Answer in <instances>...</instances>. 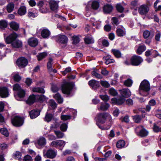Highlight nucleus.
Here are the masks:
<instances>
[{"label": "nucleus", "instance_id": "1", "mask_svg": "<svg viewBox=\"0 0 161 161\" xmlns=\"http://www.w3.org/2000/svg\"><path fill=\"white\" fill-rule=\"evenodd\" d=\"M94 119L97 125L102 130H108L111 126L112 119L110 115L108 113H98Z\"/></svg>", "mask_w": 161, "mask_h": 161}, {"label": "nucleus", "instance_id": "2", "mask_svg": "<svg viewBox=\"0 0 161 161\" xmlns=\"http://www.w3.org/2000/svg\"><path fill=\"white\" fill-rule=\"evenodd\" d=\"M13 90L15 91L14 96L16 99L17 100L21 101L22 99L24 98L25 95V91L23 89L20 85L16 84L14 85Z\"/></svg>", "mask_w": 161, "mask_h": 161}, {"label": "nucleus", "instance_id": "3", "mask_svg": "<svg viewBox=\"0 0 161 161\" xmlns=\"http://www.w3.org/2000/svg\"><path fill=\"white\" fill-rule=\"evenodd\" d=\"M150 90L149 82L147 80H144L141 82L140 85V93L143 96H146L148 95V92Z\"/></svg>", "mask_w": 161, "mask_h": 161}, {"label": "nucleus", "instance_id": "4", "mask_svg": "<svg viewBox=\"0 0 161 161\" xmlns=\"http://www.w3.org/2000/svg\"><path fill=\"white\" fill-rule=\"evenodd\" d=\"M143 61V59L141 57L135 54L131 57L130 61L126 60L125 61V63L128 65L138 66L141 65Z\"/></svg>", "mask_w": 161, "mask_h": 161}, {"label": "nucleus", "instance_id": "5", "mask_svg": "<svg viewBox=\"0 0 161 161\" xmlns=\"http://www.w3.org/2000/svg\"><path fill=\"white\" fill-rule=\"evenodd\" d=\"M100 6L99 2L97 0H92L88 2L86 8V10L89 11L91 9L94 10L98 9Z\"/></svg>", "mask_w": 161, "mask_h": 161}, {"label": "nucleus", "instance_id": "6", "mask_svg": "<svg viewBox=\"0 0 161 161\" xmlns=\"http://www.w3.org/2000/svg\"><path fill=\"white\" fill-rule=\"evenodd\" d=\"M67 110L69 112V115H61V119L64 121L67 120L71 119V117L75 118L77 115V111L76 110L72 109L67 108Z\"/></svg>", "mask_w": 161, "mask_h": 161}, {"label": "nucleus", "instance_id": "7", "mask_svg": "<svg viewBox=\"0 0 161 161\" xmlns=\"http://www.w3.org/2000/svg\"><path fill=\"white\" fill-rule=\"evenodd\" d=\"M135 131L138 136L141 137H145L148 135V131L142 125L136 126L135 128Z\"/></svg>", "mask_w": 161, "mask_h": 161}, {"label": "nucleus", "instance_id": "8", "mask_svg": "<svg viewBox=\"0 0 161 161\" xmlns=\"http://www.w3.org/2000/svg\"><path fill=\"white\" fill-rule=\"evenodd\" d=\"M55 40L59 45H63L64 47L66 45L68 41V38L66 36L61 34H59L56 36Z\"/></svg>", "mask_w": 161, "mask_h": 161}, {"label": "nucleus", "instance_id": "9", "mask_svg": "<svg viewBox=\"0 0 161 161\" xmlns=\"http://www.w3.org/2000/svg\"><path fill=\"white\" fill-rule=\"evenodd\" d=\"M57 154V151L52 148H50L46 151H43V157L46 158L53 159L56 157Z\"/></svg>", "mask_w": 161, "mask_h": 161}, {"label": "nucleus", "instance_id": "10", "mask_svg": "<svg viewBox=\"0 0 161 161\" xmlns=\"http://www.w3.org/2000/svg\"><path fill=\"white\" fill-rule=\"evenodd\" d=\"M24 121V119L22 117L18 116H14L11 119L12 124L15 126L19 127L22 125Z\"/></svg>", "mask_w": 161, "mask_h": 161}, {"label": "nucleus", "instance_id": "11", "mask_svg": "<svg viewBox=\"0 0 161 161\" xmlns=\"http://www.w3.org/2000/svg\"><path fill=\"white\" fill-rule=\"evenodd\" d=\"M65 144V142L62 140H57L53 141L50 144L51 147L62 150Z\"/></svg>", "mask_w": 161, "mask_h": 161}, {"label": "nucleus", "instance_id": "12", "mask_svg": "<svg viewBox=\"0 0 161 161\" xmlns=\"http://www.w3.org/2000/svg\"><path fill=\"white\" fill-rule=\"evenodd\" d=\"M37 5L39 8V11L41 13H46L48 12V6L44 3L43 1H39L37 3Z\"/></svg>", "mask_w": 161, "mask_h": 161}, {"label": "nucleus", "instance_id": "13", "mask_svg": "<svg viewBox=\"0 0 161 161\" xmlns=\"http://www.w3.org/2000/svg\"><path fill=\"white\" fill-rule=\"evenodd\" d=\"M4 38L5 41L7 44H12L14 42L17 37V35L15 33H12L10 34L5 38V34H4Z\"/></svg>", "mask_w": 161, "mask_h": 161}, {"label": "nucleus", "instance_id": "14", "mask_svg": "<svg viewBox=\"0 0 161 161\" xmlns=\"http://www.w3.org/2000/svg\"><path fill=\"white\" fill-rule=\"evenodd\" d=\"M73 88V87L71 84L67 83L62 86V90L64 94L69 95Z\"/></svg>", "mask_w": 161, "mask_h": 161}, {"label": "nucleus", "instance_id": "15", "mask_svg": "<svg viewBox=\"0 0 161 161\" xmlns=\"http://www.w3.org/2000/svg\"><path fill=\"white\" fill-rule=\"evenodd\" d=\"M16 64L19 67L24 68L27 65L28 61L27 59L25 57H21L17 59Z\"/></svg>", "mask_w": 161, "mask_h": 161}, {"label": "nucleus", "instance_id": "16", "mask_svg": "<svg viewBox=\"0 0 161 161\" xmlns=\"http://www.w3.org/2000/svg\"><path fill=\"white\" fill-rule=\"evenodd\" d=\"M9 95V90L6 87L3 86L0 87V96L2 98H6Z\"/></svg>", "mask_w": 161, "mask_h": 161}, {"label": "nucleus", "instance_id": "17", "mask_svg": "<svg viewBox=\"0 0 161 161\" xmlns=\"http://www.w3.org/2000/svg\"><path fill=\"white\" fill-rule=\"evenodd\" d=\"M59 1L50 0L49 4L50 9L53 11H56L58 8V4Z\"/></svg>", "mask_w": 161, "mask_h": 161}, {"label": "nucleus", "instance_id": "18", "mask_svg": "<svg viewBox=\"0 0 161 161\" xmlns=\"http://www.w3.org/2000/svg\"><path fill=\"white\" fill-rule=\"evenodd\" d=\"M121 95L124 98H128L131 95V92L128 88H124L119 90Z\"/></svg>", "mask_w": 161, "mask_h": 161}, {"label": "nucleus", "instance_id": "19", "mask_svg": "<svg viewBox=\"0 0 161 161\" xmlns=\"http://www.w3.org/2000/svg\"><path fill=\"white\" fill-rule=\"evenodd\" d=\"M149 8L146 5H143L141 6L138 9L139 13L142 15L146 14L148 12Z\"/></svg>", "mask_w": 161, "mask_h": 161}, {"label": "nucleus", "instance_id": "20", "mask_svg": "<svg viewBox=\"0 0 161 161\" xmlns=\"http://www.w3.org/2000/svg\"><path fill=\"white\" fill-rule=\"evenodd\" d=\"M125 98L122 97H120L118 98L114 97L111 99L112 103L117 105L122 104L125 102Z\"/></svg>", "mask_w": 161, "mask_h": 161}, {"label": "nucleus", "instance_id": "21", "mask_svg": "<svg viewBox=\"0 0 161 161\" xmlns=\"http://www.w3.org/2000/svg\"><path fill=\"white\" fill-rule=\"evenodd\" d=\"M88 84L90 87L94 90H96L100 86L99 82L93 79L89 81Z\"/></svg>", "mask_w": 161, "mask_h": 161}, {"label": "nucleus", "instance_id": "22", "mask_svg": "<svg viewBox=\"0 0 161 161\" xmlns=\"http://www.w3.org/2000/svg\"><path fill=\"white\" fill-rule=\"evenodd\" d=\"M38 11L34 8H31L28 10L27 16L28 17L31 18H35L38 15Z\"/></svg>", "mask_w": 161, "mask_h": 161}, {"label": "nucleus", "instance_id": "23", "mask_svg": "<svg viewBox=\"0 0 161 161\" xmlns=\"http://www.w3.org/2000/svg\"><path fill=\"white\" fill-rule=\"evenodd\" d=\"M113 9V6L110 4L105 5L103 7V10L104 14H108L111 13Z\"/></svg>", "mask_w": 161, "mask_h": 161}, {"label": "nucleus", "instance_id": "24", "mask_svg": "<svg viewBox=\"0 0 161 161\" xmlns=\"http://www.w3.org/2000/svg\"><path fill=\"white\" fill-rule=\"evenodd\" d=\"M84 41L86 44H93L94 42V40L91 35H87L84 38Z\"/></svg>", "mask_w": 161, "mask_h": 161}, {"label": "nucleus", "instance_id": "25", "mask_svg": "<svg viewBox=\"0 0 161 161\" xmlns=\"http://www.w3.org/2000/svg\"><path fill=\"white\" fill-rule=\"evenodd\" d=\"M40 111L39 110L33 109L29 112V115L31 119L36 118L40 114Z\"/></svg>", "mask_w": 161, "mask_h": 161}, {"label": "nucleus", "instance_id": "26", "mask_svg": "<svg viewBox=\"0 0 161 161\" xmlns=\"http://www.w3.org/2000/svg\"><path fill=\"white\" fill-rule=\"evenodd\" d=\"M36 102V95L32 94L30 95L29 96L28 99L26 101V103L29 105H31Z\"/></svg>", "mask_w": 161, "mask_h": 161}, {"label": "nucleus", "instance_id": "27", "mask_svg": "<svg viewBox=\"0 0 161 161\" xmlns=\"http://www.w3.org/2000/svg\"><path fill=\"white\" fill-rule=\"evenodd\" d=\"M29 45L32 47H35L38 44V41L37 39L34 37L29 38L28 41Z\"/></svg>", "mask_w": 161, "mask_h": 161}, {"label": "nucleus", "instance_id": "28", "mask_svg": "<svg viewBox=\"0 0 161 161\" xmlns=\"http://www.w3.org/2000/svg\"><path fill=\"white\" fill-rule=\"evenodd\" d=\"M112 58V56L109 54H108L103 57V59L104 60L106 64H108L110 63L115 62V60Z\"/></svg>", "mask_w": 161, "mask_h": 161}, {"label": "nucleus", "instance_id": "29", "mask_svg": "<svg viewBox=\"0 0 161 161\" xmlns=\"http://www.w3.org/2000/svg\"><path fill=\"white\" fill-rule=\"evenodd\" d=\"M11 44L13 47L15 48H20L23 45L22 42L18 39H16Z\"/></svg>", "mask_w": 161, "mask_h": 161}, {"label": "nucleus", "instance_id": "30", "mask_svg": "<svg viewBox=\"0 0 161 161\" xmlns=\"http://www.w3.org/2000/svg\"><path fill=\"white\" fill-rule=\"evenodd\" d=\"M27 8L24 5L21 6L18 9L17 13L20 16L25 15L26 13Z\"/></svg>", "mask_w": 161, "mask_h": 161}, {"label": "nucleus", "instance_id": "31", "mask_svg": "<svg viewBox=\"0 0 161 161\" xmlns=\"http://www.w3.org/2000/svg\"><path fill=\"white\" fill-rule=\"evenodd\" d=\"M111 52L114 56L117 58H119L121 57L122 54L119 50L115 49H112L111 50Z\"/></svg>", "mask_w": 161, "mask_h": 161}, {"label": "nucleus", "instance_id": "32", "mask_svg": "<svg viewBox=\"0 0 161 161\" xmlns=\"http://www.w3.org/2000/svg\"><path fill=\"white\" fill-rule=\"evenodd\" d=\"M146 49V46L144 44L140 45L136 51V53L138 54L141 55L145 51Z\"/></svg>", "mask_w": 161, "mask_h": 161}, {"label": "nucleus", "instance_id": "33", "mask_svg": "<svg viewBox=\"0 0 161 161\" xmlns=\"http://www.w3.org/2000/svg\"><path fill=\"white\" fill-rule=\"evenodd\" d=\"M50 34V31L47 29H43L41 32V36L45 39L48 38Z\"/></svg>", "mask_w": 161, "mask_h": 161}, {"label": "nucleus", "instance_id": "34", "mask_svg": "<svg viewBox=\"0 0 161 161\" xmlns=\"http://www.w3.org/2000/svg\"><path fill=\"white\" fill-rule=\"evenodd\" d=\"M98 42L99 45H102L104 47H107L109 45V43L108 41L103 38L99 39Z\"/></svg>", "mask_w": 161, "mask_h": 161}, {"label": "nucleus", "instance_id": "35", "mask_svg": "<svg viewBox=\"0 0 161 161\" xmlns=\"http://www.w3.org/2000/svg\"><path fill=\"white\" fill-rule=\"evenodd\" d=\"M109 107V105L108 103H102L99 107H97V108L99 111H105L107 110Z\"/></svg>", "mask_w": 161, "mask_h": 161}, {"label": "nucleus", "instance_id": "36", "mask_svg": "<svg viewBox=\"0 0 161 161\" xmlns=\"http://www.w3.org/2000/svg\"><path fill=\"white\" fill-rule=\"evenodd\" d=\"M10 27L15 31H17L19 27V25L14 21H12L9 23Z\"/></svg>", "mask_w": 161, "mask_h": 161}, {"label": "nucleus", "instance_id": "37", "mask_svg": "<svg viewBox=\"0 0 161 161\" xmlns=\"http://www.w3.org/2000/svg\"><path fill=\"white\" fill-rule=\"evenodd\" d=\"M53 97L59 103H61L63 101V99L61 95L58 93H57L55 95H53Z\"/></svg>", "mask_w": 161, "mask_h": 161}, {"label": "nucleus", "instance_id": "38", "mask_svg": "<svg viewBox=\"0 0 161 161\" xmlns=\"http://www.w3.org/2000/svg\"><path fill=\"white\" fill-rule=\"evenodd\" d=\"M125 143L124 140H120L117 142L116 146L118 148L121 149L125 147Z\"/></svg>", "mask_w": 161, "mask_h": 161}, {"label": "nucleus", "instance_id": "39", "mask_svg": "<svg viewBox=\"0 0 161 161\" xmlns=\"http://www.w3.org/2000/svg\"><path fill=\"white\" fill-rule=\"evenodd\" d=\"M14 5L13 3H9L6 6V10L8 13L12 12L14 8Z\"/></svg>", "mask_w": 161, "mask_h": 161}, {"label": "nucleus", "instance_id": "40", "mask_svg": "<svg viewBox=\"0 0 161 161\" xmlns=\"http://www.w3.org/2000/svg\"><path fill=\"white\" fill-rule=\"evenodd\" d=\"M32 91L34 92L43 94L45 92L44 88L41 87H34L32 88Z\"/></svg>", "mask_w": 161, "mask_h": 161}, {"label": "nucleus", "instance_id": "41", "mask_svg": "<svg viewBox=\"0 0 161 161\" xmlns=\"http://www.w3.org/2000/svg\"><path fill=\"white\" fill-rule=\"evenodd\" d=\"M132 117L135 123H140L142 119V116L139 115H136L132 116Z\"/></svg>", "mask_w": 161, "mask_h": 161}, {"label": "nucleus", "instance_id": "42", "mask_svg": "<svg viewBox=\"0 0 161 161\" xmlns=\"http://www.w3.org/2000/svg\"><path fill=\"white\" fill-rule=\"evenodd\" d=\"M117 35L119 37L123 36L125 35V32L120 28H117L116 30Z\"/></svg>", "mask_w": 161, "mask_h": 161}, {"label": "nucleus", "instance_id": "43", "mask_svg": "<svg viewBox=\"0 0 161 161\" xmlns=\"http://www.w3.org/2000/svg\"><path fill=\"white\" fill-rule=\"evenodd\" d=\"M8 23L7 21H0V30H4L7 27Z\"/></svg>", "mask_w": 161, "mask_h": 161}, {"label": "nucleus", "instance_id": "44", "mask_svg": "<svg viewBox=\"0 0 161 161\" xmlns=\"http://www.w3.org/2000/svg\"><path fill=\"white\" fill-rule=\"evenodd\" d=\"M47 53L46 52H43L39 53L37 55V60L39 61L42 60L47 56Z\"/></svg>", "mask_w": 161, "mask_h": 161}, {"label": "nucleus", "instance_id": "45", "mask_svg": "<svg viewBox=\"0 0 161 161\" xmlns=\"http://www.w3.org/2000/svg\"><path fill=\"white\" fill-rule=\"evenodd\" d=\"M36 102H43L45 101L46 99V97L44 95H36Z\"/></svg>", "mask_w": 161, "mask_h": 161}, {"label": "nucleus", "instance_id": "46", "mask_svg": "<svg viewBox=\"0 0 161 161\" xmlns=\"http://www.w3.org/2000/svg\"><path fill=\"white\" fill-rule=\"evenodd\" d=\"M37 143L38 145L40 146H44L46 143V140L45 138L43 137H40L37 141Z\"/></svg>", "mask_w": 161, "mask_h": 161}, {"label": "nucleus", "instance_id": "47", "mask_svg": "<svg viewBox=\"0 0 161 161\" xmlns=\"http://www.w3.org/2000/svg\"><path fill=\"white\" fill-rule=\"evenodd\" d=\"M53 117V115L52 114L47 112L44 118V120L47 122H49L52 120Z\"/></svg>", "mask_w": 161, "mask_h": 161}, {"label": "nucleus", "instance_id": "48", "mask_svg": "<svg viewBox=\"0 0 161 161\" xmlns=\"http://www.w3.org/2000/svg\"><path fill=\"white\" fill-rule=\"evenodd\" d=\"M54 132L57 138H62L64 136V133L60 131H56V130H54Z\"/></svg>", "mask_w": 161, "mask_h": 161}, {"label": "nucleus", "instance_id": "49", "mask_svg": "<svg viewBox=\"0 0 161 161\" xmlns=\"http://www.w3.org/2000/svg\"><path fill=\"white\" fill-rule=\"evenodd\" d=\"M138 0H134L131 3V8L135 10H137V3Z\"/></svg>", "mask_w": 161, "mask_h": 161}, {"label": "nucleus", "instance_id": "50", "mask_svg": "<svg viewBox=\"0 0 161 161\" xmlns=\"http://www.w3.org/2000/svg\"><path fill=\"white\" fill-rule=\"evenodd\" d=\"M73 41V43L76 44L78 43L80 41V39L78 36L74 35L72 37Z\"/></svg>", "mask_w": 161, "mask_h": 161}, {"label": "nucleus", "instance_id": "51", "mask_svg": "<svg viewBox=\"0 0 161 161\" xmlns=\"http://www.w3.org/2000/svg\"><path fill=\"white\" fill-rule=\"evenodd\" d=\"M48 104L53 109H54L57 107L56 103L53 100H50L48 103Z\"/></svg>", "mask_w": 161, "mask_h": 161}, {"label": "nucleus", "instance_id": "52", "mask_svg": "<svg viewBox=\"0 0 161 161\" xmlns=\"http://www.w3.org/2000/svg\"><path fill=\"white\" fill-rule=\"evenodd\" d=\"M109 93L112 96H115L118 94V92L116 90L113 88H111L108 91Z\"/></svg>", "mask_w": 161, "mask_h": 161}, {"label": "nucleus", "instance_id": "53", "mask_svg": "<svg viewBox=\"0 0 161 161\" xmlns=\"http://www.w3.org/2000/svg\"><path fill=\"white\" fill-rule=\"evenodd\" d=\"M132 83V80L129 78L126 80L124 82V85L127 87H130Z\"/></svg>", "mask_w": 161, "mask_h": 161}, {"label": "nucleus", "instance_id": "54", "mask_svg": "<svg viewBox=\"0 0 161 161\" xmlns=\"http://www.w3.org/2000/svg\"><path fill=\"white\" fill-rule=\"evenodd\" d=\"M91 74L93 75L98 79H101L103 78V76L100 74L97 73L95 70L92 71L91 72Z\"/></svg>", "mask_w": 161, "mask_h": 161}, {"label": "nucleus", "instance_id": "55", "mask_svg": "<svg viewBox=\"0 0 161 161\" xmlns=\"http://www.w3.org/2000/svg\"><path fill=\"white\" fill-rule=\"evenodd\" d=\"M153 130L154 132L158 133L159 132H160L161 128L156 123H154L153 127Z\"/></svg>", "mask_w": 161, "mask_h": 161}, {"label": "nucleus", "instance_id": "56", "mask_svg": "<svg viewBox=\"0 0 161 161\" xmlns=\"http://www.w3.org/2000/svg\"><path fill=\"white\" fill-rule=\"evenodd\" d=\"M68 123H64L62 124L60 126V129L63 131H65L68 128Z\"/></svg>", "mask_w": 161, "mask_h": 161}, {"label": "nucleus", "instance_id": "57", "mask_svg": "<svg viewBox=\"0 0 161 161\" xmlns=\"http://www.w3.org/2000/svg\"><path fill=\"white\" fill-rule=\"evenodd\" d=\"M53 61V59L51 58H49V61L47 63V69L49 70L52 69V63Z\"/></svg>", "mask_w": 161, "mask_h": 161}, {"label": "nucleus", "instance_id": "58", "mask_svg": "<svg viewBox=\"0 0 161 161\" xmlns=\"http://www.w3.org/2000/svg\"><path fill=\"white\" fill-rule=\"evenodd\" d=\"M0 132L6 137H7L9 136V133L8 130L6 128H1V130Z\"/></svg>", "mask_w": 161, "mask_h": 161}, {"label": "nucleus", "instance_id": "59", "mask_svg": "<svg viewBox=\"0 0 161 161\" xmlns=\"http://www.w3.org/2000/svg\"><path fill=\"white\" fill-rule=\"evenodd\" d=\"M100 84L103 87L108 88L110 86V84L109 83L106 81L101 80L100 81Z\"/></svg>", "mask_w": 161, "mask_h": 161}, {"label": "nucleus", "instance_id": "60", "mask_svg": "<svg viewBox=\"0 0 161 161\" xmlns=\"http://www.w3.org/2000/svg\"><path fill=\"white\" fill-rule=\"evenodd\" d=\"M116 8L117 10L119 12L123 11L124 8L120 3H118L116 5Z\"/></svg>", "mask_w": 161, "mask_h": 161}, {"label": "nucleus", "instance_id": "61", "mask_svg": "<svg viewBox=\"0 0 161 161\" xmlns=\"http://www.w3.org/2000/svg\"><path fill=\"white\" fill-rule=\"evenodd\" d=\"M14 80L16 82H19L21 80V77L18 74H16L13 76Z\"/></svg>", "mask_w": 161, "mask_h": 161}, {"label": "nucleus", "instance_id": "62", "mask_svg": "<svg viewBox=\"0 0 161 161\" xmlns=\"http://www.w3.org/2000/svg\"><path fill=\"white\" fill-rule=\"evenodd\" d=\"M99 97L104 102H107L109 99V97L106 95H99Z\"/></svg>", "mask_w": 161, "mask_h": 161}, {"label": "nucleus", "instance_id": "63", "mask_svg": "<svg viewBox=\"0 0 161 161\" xmlns=\"http://www.w3.org/2000/svg\"><path fill=\"white\" fill-rule=\"evenodd\" d=\"M151 32L148 30H146L144 31L143 33V36L145 39L148 38L150 35Z\"/></svg>", "mask_w": 161, "mask_h": 161}, {"label": "nucleus", "instance_id": "64", "mask_svg": "<svg viewBox=\"0 0 161 161\" xmlns=\"http://www.w3.org/2000/svg\"><path fill=\"white\" fill-rule=\"evenodd\" d=\"M71 68L68 67L65 68L64 71L62 72V74L64 76L66 74L71 72Z\"/></svg>", "mask_w": 161, "mask_h": 161}]
</instances>
